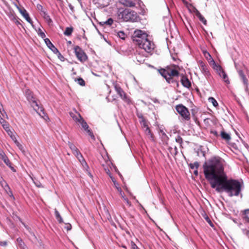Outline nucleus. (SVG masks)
Wrapping results in <instances>:
<instances>
[{"label": "nucleus", "mask_w": 249, "mask_h": 249, "mask_svg": "<svg viewBox=\"0 0 249 249\" xmlns=\"http://www.w3.org/2000/svg\"><path fill=\"white\" fill-rule=\"evenodd\" d=\"M203 173L212 188L218 192L224 191L229 196H238L242 191V184L237 179H228L224 171L223 160L219 157H213L206 161Z\"/></svg>", "instance_id": "f257e3e1"}, {"label": "nucleus", "mask_w": 249, "mask_h": 249, "mask_svg": "<svg viewBox=\"0 0 249 249\" xmlns=\"http://www.w3.org/2000/svg\"><path fill=\"white\" fill-rule=\"evenodd\" d=\"M132 39L133 42L140 48L144 50L147 53L152 54L155 47V44L144 31L141 30H135L132 36Z\"/></svg>", "instance_id": "f03ea898"}, {"label": "nucleus", "mask_w": 249, "mask_h": 249, "mask_svg": "<svg viewBox=\"0 0 249 249\" xmlns=\"http://www.w3.org/2000/svg\"><path fill=\"white\" fill-rule=\"evenodd\" d=\"M118 18L123 21L138 22L140 20V18L137 13L129 9H124L119 10L117 13Z\"/></svg>", "instance_id": "7ed1b4c3"}, {"label": "nucleus", "mask_w": 249, "mask_h": 249, "mask_svg": "<svg viewBox=\"0 0 249 249\" xmlns=\"http://www.w3.org/2000/svg\"><path fill=\"white\" fill-rule=\"evenodd\" d=\"M25 95L28 101L33 104L32 106L33 107L36 106L37 107V110H36V112L38 113V114L45 120L49 119V117L47 114L45 112L43 108L39 107L36 101V99L34 96L32 92L29 89H26Z\"/></svg>", "instance_id": "20e7f679"}, {"label": "nucleus", "mask_w": 249, "mask_h": 249, "mask_svg": "<svg viewBox=\"0 0 249 249\" xmlns=\"http://www.w3.org/2000/svg\"><path fill=\"white\" fill-rule=\"evenodd\" d=\"M120 3L126 7H133L135 6L136 4L139 5L140 7V11L139 12L140 14L144 15L145 14V10L144 5L140 0H120Z\"/></svg>", "instance_id": "39448f33"}, {"label": "nucleus", "mask_w": 249, "mask_h": 249, "mask_svg": "<svg viewBox=\"0 0 249 249\" xmlns=\"http://www.w3.org/2000/svg\"><path fill=\"white\" fill-rule=\"evenodd\" d=\"M138 118L140 119V123L143 129H144L145 133L146 135L149 136L151 140L153 142L154 141V135L151 131L150 128L148 126V123L147 121L141 114L138 115Z\"/></svg>", "instance_id": "423d86ee"}, {"label": "nucleus", "mask_w": 249, "mask_h": 249, "mask_svg": "<svg viewBox=\"0 0 249 249\" xmlns=\"http://www.w3.org/2000/svg\"><path fill=\"white\" fill-rule=\"evenodd\" d=\"M176 111L180 115L184 121H189L190 120V114L188 109L182 104L177 105Z\"/></svg>", "instance_id": "0eeeda50"}, {"label": "nucleus", "mask_w": 249, "mask_h": 249, "mask_svg": "<svg viewBox=\"0 0 249 249\" xmlns=\"http://www.w3.org/2000/svg\"><path fill=\"white\" fill-rule=\"evenodd\" d=\"M74 53L78 59L81 62H85L87 60V55L79 46H76L74 47Z\"/></svg>", "instance_id": "6e6552de"}, {"label": "nucleus", "mask_w": 249, "mask_h": 249, "mask_svg": "<svg viewBox=\"0 0 249 249\" xmlns=\"http://www.w3.org/2000/svg\"><path fill=\"white\" fill-rule=\"evenodd\" d=\"M114 88L117 94L127 104H130L131 103L130 99L127 97L125 93L119 86L116 85L114 86Z\"/></svg>", "instance_id": "1a4fd4ad"}, {"label": "nucleus", "mask_w": 249, "mask_h": 249, "mask_svg": "<svg viewBox=\"0 0 249 249\" xmlns=\"http://www.w3.org/2000/svg\"><path fill=\"white\" fill-rule=\"evenodd\" d=\"M199 64L201 72L203 74L206 79L208 80L210 79L211 74L205 63L202 61H199Z\"/></svg>", "instance_id": "9d476101"}, {"label": "nucleus", "mask_w": 249, "mask_h": 249, "mask_svg": "<svg viewBox=\"0 0 249 249\" xmlns=\"http://www.w3.org/2000/svg\"><path fill=\"white\" fill-rule=\"evenodd\" d=\"M14 5L17 8L18 10L20 13L22 15V16L25 18V19L30 23H32V19L29 17V15L27 11L23 7L20 8L19 7L17 3H14Z\"/></svg>", "instance_id": "9b49d317"}, {"label": "nucleus", "mask_w": 249, "mask_h": 249, "mask_svg": "<svg viewBox=\"0 0 249 249\" xmlns=\"http://www.w3.org/2000/svg\"><path fill=\"white\" fill-rule=\"evenodd\" d=\"M44 42L47 47L54 53H58V50L53 44L50 40L48 38H44Z\"/></svg>", "instance_id": "f8f14e48"}, {"label": "nucleus", "mask_w": 249, "mask_h": 249, "mask_svg": "<svg viewBox=\"0 0 249 249\" xmlns=\"http://www.w3.org/2000/svg\"><path fill=\"white\" fill-rule=\"evenodd\" d=\"M70 114L76 123L79 124L80 122L84 119L80 114L77 111H75L74 113L71 112Z\"/></svg>", "instance_id": "ddd939ff"}, {"label": "nucleus", "mask_w": 249, "mask_h": 249, "mask_svg": "<svg viewBox=\"0 0 249 249\" xmlns=\"http://www.w3.org/2000/svg\"><path fill=\"white\" fill-rule=\"evenodd\" d=\"M160 73L166 79V81L168 83H170V79L169 78V69H161L159 70Z\"/></svg>", "instance_id": "4468645a"}, {"label": "nucleus", "mask_w": 249, "mask_h": 249, "mask_svg": "<svg viewBox=\"0 0 249 249\" xmlns=\"http://www.w3.org/2000/svg\"><path fill=\"white\" fill-rule=\"evenodd\" d=\"M169 69V78L170 79V83H173L174 81L172 78V76H178L179 75V72L175 70V69H171L170 68Z\"/></svg>", "instance_id": "2eb2a0df"}, {"label": "nucleus", "mask_w": 249, "mask_h": 249, "mask_svg": "<svg viewBox=\"0 0 249 249\" xmlns=\"http://www.w3.org/2000/svg\"><path fill=\"white\" fill-rule=\"evenodd\" d=\"M213 68L217 72V73L220 76H221L222 75L221 74V73L223 72V71H224L223 69H222V67L220 65L216 64L213 60Z\"/></svg>", "instance_id": "dca6fc26"}, {"label": "nucleus", "mask_w": 249, "mask_h": 249, "mask_svg": "<svg viewBox=\"0 0 249 249\" xmlns=\"http://www.w3.org/2000/svg\"><path fill=\"white\" fill-rule=\"evenodd\" d=\"M194 12L195 13L196 16L199 18V20L200 21H201L204 25H206L207 24L206 19L200 14V13L199 12V11L197 10L196 9H195Z\"/></svg>", "instance_id": "f3484780"}, {"label": "nucleus", "mask_w": 249, "mask_h": 249, "mask_svg": "<svg viewBox=\"0 0 249 249\" xmlns=\"http://www.w3.org/2000/svg\"><path fill=\"white\" fill-rule=\"evenodd\" d=\"M181 82L182 85L185 88H189L191 87V83L186 77L183 76L181 80Z\"/></svg>", "instance_id": "a211bd4d"}, {"label": "nucleus", "mask_w": 249, "mask_h": 249, "mask_svg": "<svg viewBox=\"0 0 249 249\" xmlns=\"http://www.w3.org/2000/svg\"><path fill=\"white\" fill-rule=\"evenodd\" d=\"M40 15L44 19L48 24H50L53 22L52 19L46 11L43 12Z\"/></svg>", "instance_id": "6ab92c4d"}, {"label": "nucleus", "mask_w": 249, "mask_h": 249, "mask_svg": "<svg viewBox=\"0 0 249 249\" xmlns=\"http://www.w3.org/2000/svg\"><path fill=\"white\" fill-rule=\"evenodd\" d=\"M238 73L242 80V82H243L244 85L245 86V87L246 88H247V87H248V79L246 78V76L244 74L243 71L239 70L238 71Z\"/></svg>", "instance_id": "aec40b11"}, {"label": "nucleus", "mask_w": 249, "mask_h": 249, "mask_svg": "<svg viewBox=\"0 0 249 249\" xmlns=\"http://www.w3.org/2000/svg\"><path fill=\"white\" fill-rule=\"evenodd\" d=\"M0 123L1 124L3 129L6 131L10 129L9 124L4 119L0 116Z\"/></svg>", "instance_id": "412c9836"}, {"label": "nucleus", "mask_w": 249, "mask_h": 249, "mask_svg": "<svg viewBox=\"0 0 249 249\" xmlns=\"http://www.w3.org/2000/svg\"><path fill=\"white\" fill-rule=\"evenodd\" d=\"M80 162L81 163L84 169H85L87 172V173H88V175L90 177H92V176L91 174L90 173V172L89 171V168L87 162L85 160V159H83V160H82L81 162Z\"/></svg>", "instance_id": "4be33fe9"}, {"label": "nucleus", "mask_w": 249, "mask_h": 249, "mask_svg": "<svg viewBox=\"0 0 249 249\" xmlns=\"http://www.w3.org/2000/svg\"><path fill=\"white\" fill-rule=\"evenodd\" d=\"M80 162L81 163L84 169H85L87 172V173H88V175L90 177H92V176L91 174L90 173V172L89 171V168L87 162L85 160V159H83V160H82L81 162Z\"/></svg>", "instance_id": "5701e85b"}, {"label": "nucleus", "mask_w": 249, "mask_h": 249, "mask_svg": "<svg viewBox=\"0 0 249 249\" xmlns=\"http://www.w3.org/2000/svg\"><path fill=\"white\" fill-rule=\"evenodd\" d=\"M220 136L222 139L228 142L231 140V137L229 133H226L224 131H222L220 133Z\"/></svg>", "instance_id": "b1692460"}, {"label": "nucleus", "mask_w": 249, "mask_h": 249, "mask_svg": "<svg viewBox=\"0 0 249 249\" xmlns=\"http://www.w3.org/2000/svg\"><path fill=\"white\" fill-rule=\"evenodd\" d=\"M54 215L55 218L59 223L63 222L62 217L61 216L59 212L56 209H54Z\"/></svg>", "instance_id": "393cba45"}, {"label": "nucleus", "mask_w": 249, "mask_h": 249, "mask_svg": "<svg viewBox=\"0 0 249 249\" xmlns=\"http://www.w3.org/2000/svg\"><path fill=\"white\" fill-rule=\"evenodd\" d=\"M208 101L209 102L211 103L214 107H218V104L217 101L213 97H209Z\"/></svg>", "instance_id": "a878e982"}, {"label": "nucleus", "mask_w": 249, "mask_h": 249, "mask_svg": "<svg viewBox=\"0 0 249 249\" xmlns=\"http://www.w3.org/2000/svg\"><path fill=\"white\" fill-rule=\"evenodd\" d=\"M73 31V28L72 27H67L64 32V34L67 36H70L71 35Z\"/></svg>", "instance_id": "bb28decb"}, {"label": "nucleus", "mask_w": 249, "mask_h": 249, "mask_svg": "<svg viewBox=\"0 0 249 249\" xmlns=\"http://www.w3.org/2000/svg\"><path fill=\"white\" fill-rule=\"evenodd\" d=\"M244 219L246 223H249V209L245 210Z\"/></svg>", "instance_id": "cd10ccee"}, {"label": "nucleus", "mask_w": 249, "mask_h": 249, "mask_svg": "<svg viewBox=\"0 0 249 249\" xmlns=\"http://www.w3.org/2000/svg\"><path fill=\"white\" fill-rule=\"evenodd\" d=\"M0 184L4 188V189H6V188L7 189H10V187L8 184L1 177L0 178Z\"/></svg>", "instance_id": "c85d7f7f"}, {"label": "nucleus", "mask_w": 249, "mask_h": 249, "mask_svg": "<svg viewBox=\"0 0 249 249\" xmlns=\"http://www.w3.org/2000/svg\"><path fill=\"white\" fill-rule=\"evenodd\" d=\"M82 127V128L86 131L89 128V126L87 124V122L83 119L79 123Z\"/></svg>", "instance_id": "c756f323"}, {"label": "nucleus", "mask_w": 249, "mask_h": 249, "mask_svg": "<svg viewBox=\"0 0 249 249\" xmlns=\"http://www.w3.org/2000/svg\"><path fill=\"white\" fill-rule=\"evenodd\" d=\"M221 74L222 75L221 77H222L225 82H226L227 84H229L230 81L226 72L224 71H223V72L221 73Z\"/></svg>", "instance_id": "7c9ffc66"}, {"label": "nucleus", "mask_w": 249, "mask_h": 249, "mask_svg": "<svg viewBox=\"0 0 249 249\" xmlns=\"http://www.w3.org/2000/svg\"><path fill=\"white\" fill-rule=\"evenodd\" d=\"M110 178L112 181V182L114 183V185L115 186V187L117 188L118 190H120L121 191V193H122V190L121 188L119 186V184L115 180V178L113 177L112 176H110Z\"/></svg>", "instance_id": "2f4dec72"}, {"label": "nucleus", "mask_w": 249, "mask_h": 249, "mask_svg": "<svg viewBox=\"0 0 249 249\" xmlns=\"http://www.w3.org/2000/svg\"><path fill=\"white\" fill-rule=\"evenodd\" d=\"M117 36L121 39L124 40L126 37V35L123 31L117 32Z\"/></svg>", "instance_id": "473e14b6"}, {"label": "nucleus", "mask_w": 249, "mask_h": 249, "mask_svg": "<svg viewBox=\"0 0 249 249\" xmlns=\"http://www.w3.org/2000/svg\"><path fill=\"white\" fill-rule=\"evenodd\" d=\"M68 145L72 151V153L78 149V148L72 143L69 141L68 142Z\"/></svg>", "instance_id": "72a5a7b5"}, {"label": "nucleus", "mask_w": 249, "mask_h": 249, "mask_svg": "<svg viewBox=\"0 0 249 249\" xmlns=\"http://www.w3.org/2000/svg\"><path fill=\"white\" fill-rule=\"evenodd\" d=\"M6 132L14 142L17 140L16 137L14 135L13 132L10 130V129L7 131Z\"/></svg>", "instance_id": "f704fd0d"}, {"label": "nucleus", "mask_w": 249, "mask_h": 249, "mask_svg": "<svg viewBox=\"0 0 249 249\" xmlns=\"http://www.w3.org/2000/svg\"><path fill=\"white\" fill-rule=\"evenodd\" d=\"M175 141L177 142L178 143L180 144V147L182 146L183 140L180 136L178 135L175 138Z\"/></svg>", "instance_id": "c9c22d12"}, {"label": "nucleus", "mask_w": 249, "mask_h": 249, "mask_svg": "<svg viewBox=\"0 0 249 249\" xmlns=\"http://www.w3.org/2000/svg\"><path fill=\"white\" fill-rule=\"evenodd\" d=\"M36 8L39 12L40 15L42 14L43 12L46 11V10L43 8V6L40 4H37L36 5Z\"/></svg>", "instance_id": "e433bc0d"}, {"label": "nucleus", "mask_w": 249, "mask_h": 249, "mask_svg": "<svg viewBox=\"0 0 249 249\" xmlns=\"http://www.w3.org/2000/svg\"><path fill=\"white\" fill-rule=\"evenodd\" d=\"M75 81L77 82L78 84L81 86H84L85 85V81L83 79V78L81 77L75 79Z\"/></svg>", "instance_id": "4c0bfd02"}, {"label": "nucleus", "mask_w": 249, "mask_h": 249, "mask_svg": "<svg viewBox=\"0 0 249 249\" xmlns=\"http://www.w3.org/2000/svg\"><path fill=\"white\" fill-rule=\"evenodd\" d=\"M86 131L87 132L88 135L91 137V138L92 140H95V136L93 135V133L92 132L91 130L90 129H89V128L88 129H87V130H86Z\"/></svg>", "instance_id": "58836bf2"}, {"label": "nucleus", "mask_w": 249, "mask_h": 249, "mask_svg": "<svg viewBox=\"0 0 249 249\" xmlns=\"http://www.w3.org/2000/svg\"><path fill=\"white\" fill-rule=\"evenodd\" d=\"M242 231L244 235H246L249 239V230L247 229H243Z\"/></svg>", "instance_id": "ea45409f"}, {"label": "nucleus", "mask_w": 249, "mask_h": 249, "mask_svg": "<svg viewBox=\"0 0 249 249\" xmlns=\"http://www.w3.org/2000/svg\"><path fill=\"white\" fill-rule=\"evenodd\" d=\"M113 20L112 18H109L107 21H106L104 23L105 24L108 25H111L113 24Z\"/></svg>", "instance_id": "a19ab883"}, {"label": "nucleus", "mask_w": 249, "mask_h": 249, "mask_svg": "<svg viewBox=\"0 0 249 249\" xmlns=\"http://www.w3.org/2000/svg\"><path fill=\"white\" fill-rule=\"evenodd\" d=\"M136 59L138 62L140 63H143L144 61V59L140 58V53H138L136 54Z\"/></svg>", "instance_id": "79ce46f5"}, {"label": "nucleus", "mask_w": 249, "mask_h": 249, "mask_svg": "<svg viewBox=\"0 0 249 249\" xmlns=\"http://www.w3.org/2000/svg\"><path fill=\"white\" fill-rule=\"evenodd\" d=\"M55 54L57 55L58 58L62 61H64L65 60L64 57L61 54V53L58 51V53H54Z\"/></svg>", "instance_id": "37998d69"}, {"label": "nucleus", "mask_w": 249, "mask_h": 249, "mask_svg": "<svg viewBox=\"0 0 249 249\" xmlns=\"http://www.w3.org/2000/svg\"><path fill=\"white\" fill-rule=\"evenodd\" d=\"M170 153L173 156H176L178 153V148L176 146L173 148V151H170Z\"/></svg>", "instance_id": "c03bdc74"}, {"label": "nucleus", "mask_w": 249, "mask_h": 249, "mask_svg": "<svg viewBox=\"0 0 249 249\" xmlns=\"http://www.w3.org/2000/svg\"><path fill=\"white\" fill-rule=\"evenodd\" d=\"M14 142L15 143V144L17 145V146L18 147V148L20 149V150H22L23 149V146L18 141L17 139L14 141Z\"/></svg>", "instance_id": "a18cd8bd"}, {"label": "nucleus", "mask_w": 249, "mask_h": 249, "mask_svg": "<svg viewBox=\"0 0 249 249\" xmlns=\"http://www.w3.org/2000/svg\"><path fill=\"white\" fill-rule=\"evenodd\" d=\"M74 156L77 158L78 157H80V155H82L81 152L79 151L78 149H77L76 151L73 152L72 153Z\"/></svg>", "instance_id": "49530a36"}, {"label": "nucleus", "mask_w": 249, "mask_h": 249, "mask_svg": "<svg viewBox=\"0 0 249 249\" xmlns=\"http://www.w3.org/2000/svg\"><path fill=\"white\" fill-rule=\"evenodd\" d=\"M74 156L77 158L78 157H80V155H82L81 152L79 151L78 149H77L76 151L73 152L72 153Z\"/></svg>", "instance_id": "de8ad7c7"}, {"label": "nucleus", "mask_w": 249, "mask_h": 249, "mask_svg": "<svg viewBox=\"0 0 249 249\" xmlns=\"http://www.w3.org/2000/svg\"><path fill=\"white\" fill-rule=\"evenodd\" d=\"M38 31V34L42 38H44L46 37L45 33L43 32H42L40 29H39Z\"/></svg>", "instance_id": "09e8293b"}, {"label": "nucleus", "mask_w": 249, "mask_h": 249, "mask_svg": "<svg viewBox=\"0 0 249 249\" xmlns=\"http://www.w3.org/2000/svg\"><path fill=\"white\" fill-rule=\"evenodd\" d=\"M11 16L13 17L12 19L13 20H14L15 22L16 23V24L17 25H18V24H20V22H19V21H18V19H17V18L15 17V16L14 15H12V14Z\"/></svg>", "instance_id": "8fccbe9b"}, {"label": "nucleus", "mask_w": 249, "mask_h": 249, "mask_svg": "<svg viewBox=\"0 0 249 249\" xmlns=\"http://www.w3.org/2000/svg\"><path fill=\"white\" fill-rule=\"evenodd\" d=\"M131 247L132 249H138L139 248L133 241L131 242Z\"/></svg>", "instance_id": "3c124183"}, {"label": "nucleus", "mask_w": 249, "mask_h": 249, "mask_svg": "<svg viewBox=\"0 0 249 249\" xmlns=\"http://www.w3.org/2000/svg\"><path fill=\"white\" fill-rule=\"evenodd\" d=\"M194 164V167L196 169H198V168L199 167V164L198 161H195L194 163H193Z\"/></svg>", "instance_id": "603ef678"}, {"label": "nucleus", "mask_w": 249, "mask_h": 249, "mask_svg": "<svg viewBox=\"0 0 249 249\" xmlns=\"http://www.w3.org/2000/svg\"><path fill=\"white\" fill-rule=\"evenodd\" d=\"M124 201L126 202V203L127 204V205L129 206H130L131 204V202L129 201V200H128V199L127 198H124Z\"/></svg>", "instance_id": "864d4df0"}, {"label": "nucleus", "mask_w": 249, "mask_h": 249, "mask_svg": "<svg viewBox=\"0 0 249 249\" xmlns=\"http://www.w3.org/2000/svg\"><path fill=\"white\" fill-rule=\"evenodd\" d=\"M9 190V192L7 193L9 195V196H10V197H12L14 199L15 198H14V196L13 195V193H12V192L11 190V189H8Z\"/></svg>", "instance_id": "5fc2aeb1"}, {"label": "nucleus", "mask_w": 249, "mask_h": 249, "mask_svg": "<svg viewBox=\"0 0 249 249\" xmlns=\"http://www.w3.org/2000/svg\"><path fill=\"white\" fill-rule=\"evenodd\" d=\"M205 219L206 220V221L210 224V225L211 226H213V224L211 221V220H210V219L207 216L206 218H205Z\"/></svg>", "instance_id": "6e6d98bb"}, {"label": "nucleus", "mask_w": 249, "mask_h": 249, "mask_svg": "<svg viewBox=\"0 0 249 249\" xmlns=\"http://www.w3.org/2000/svg\"><path fill=\"white\" fill-rule=\"evenodd\" d=\"M65 229L67 230V231H70L71 229V224H68L66 226H65Z\"/></svg>", "instance_id": "4d7b16f0"}, {"label": "nucleus", "mask_w": 249, "mask_h": 249, "mask_svg": "<svg viewBox=\"0 0 249 249\" xmlns=\"http://www.w3.org/2000/svg\"><path fill=\"white\" fill-rule=\"evenodd\" d=\"M0 245L1 246H6L7 245V242L6 241L0 242Z\"/></svg>", "instance_id": "13d9d810"}, {"label": "nucleus", "mask_w": 249, "mask_h": 249, "mask_svg": "<svg viewBox=\"0 0 249 249\" xmlns=\"http://www.w3.org/2000/svg\"><path fill=\"white\" fill-rule=\"evenodd\" d=\"M79 162H81V160L84 159V157H83L82 155H80V157H78L77 158Z\"/></svg>", "instance_id": "bf43d9fd"}, {"label": "nucleus", "mask_w": 249, "mask_h": 249, "mask_svg": "<svg viewBox=\"0 0 249 249\" xmlns=\"http://www.w3.org/2000/svg\"><path fill=\"white\" fill-rule=\"evenodd\" d=\"M106 171V173H107V174L109 176V177L110 178V176H112L111 175V174L109 171V170L108 169H105Z\"/></svg>", "instance_id": "052dcab7"}, {"label": "nucleus", "mask_w": 249, "mask_h": 249, "mask_svg": "<svg viewBox=\"0 0 249 249\" xmlns=\"http://www.w3.org/2000/svg\"><path fill=\"white\" fill-rule=\"evenodd\" d=\"M194 174L195 176H197L198 174V170L197 169H195V170L194 171Z\"/></svg>", "instance_id": "680f3d73"}, {"label": "nucleus", "mask_w": 249, "mask_h": 249, "mask_svg": "<svg viewBox=\"0 0 249 249\" xmlns=\"http://www.w3.org/2000/svg\"><path fill=\"white\" fill-rule=\"evenodd\" d=\"M189 166L192 169H193L195 168L194 164L193 163H190V164L189 165Z\"/></svg>", "instance_id": "e2e57ef3"}, {"label": "nucleus", "mask_w": 249, "mask_h": 249, "mask_svg": "<svg viewBox=\"0 0 249 249\" xmlns=\"http://www.w3.org/2000/svg\"><path fill=\"white\" fill-rule=\"evenodd\" d=\"M36 184V185L37 187H42V185L40 183H35Z\"/></svg>", "instance_id": "0e129e2a"}, {"label": "nucleus", "mask_w": 249, "mask_h": 249, "mask_svg": "<svg viewBox=\"0 0 249 249\" xmlns=\"http://www.w3.org/2000/svg\"><path fill=\"white\" fill-rule=\"evenodd\" d=\"M17 241H18V242L19 243H23V242H22V241L21 239V238H18L17 239Z\"/></svg>", "instance_id": "69168bd1"}, {"label": "nucleus", "mask_w": 249, "mask_h": 249, "mask_svg": "<svg viewBox=\"0 0 249 249\" xmlns=\"http://www.w3.org/2000/svg\"><path fill=\"white\" fill-rule=\"evenodd\" d=\"M212 133L214 135H215L216 136H218V134H217V132L216 131H212Z\"/></svg>", "instance_id": "338daca9"}, {"label": "nucleus", "mask_w": 249, "mask_h": 249, "mask_svg": "<svg viewBox=\"0 0 249 249\" xmlns=\"http://www.w3.org/2000/svg\"><path fill=\"white\" fill-rule=\"evenodd\" d=\"M168 150L170 152V151H173V148H172V147H169L168 148Z\"/></svg>", "instance_id": "774afa93"}]
</instances>
